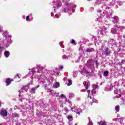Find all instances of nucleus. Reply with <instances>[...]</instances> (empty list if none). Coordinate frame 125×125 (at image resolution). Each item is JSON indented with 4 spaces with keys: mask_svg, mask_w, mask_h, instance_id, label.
<instances>
[{
    "mask_svg": "<svg viewBox=\"0 0 125 125\" xmlns=\"http://www.w3.org/2000/svg\"><path fill=\"white\" fill-rule=\"evenodd\" d=\"M124 62H125V60H122V63H124Z\"/></svg>",
    "mask_w": 125,
    "mask_h": 125,
    "instance_id": "52",
    "label": "nucleus"
},
{
    "mask_svg": "<svg viewBox=\"0 0 125 125\" xmlns=\"http://www.w3.org/2000/svg\"><path fill=\"white\" fill-rule=\"evenodd\" d=\"M80 72L81 74H82V75H83V71H80Z\"/></svg>",
    "mask_w": 125,
    "mask_h": 125,
    "instance_id": "45",
    "label": "nucleus"
},
{
    "mask_svg": "<svg viewBox=\"0 0 125 125\" xmlns=\"http://www.w3.org/2000/svg\"><path fill=\"white\" fill-rule=\"evenodd\" d=\"M114 93L115 94H118L119 93V90L117 89L114 90Z\"/></svg>",
    "mask_w": 125,
    "mask_h": 125,
    "instance_id": "34",
    "label": "nucleus"
},
{
    "mask_svg": "<svg viewBox=\"0 0 125 125\" xmlns=\"http://www.w3.org/2000/svg\"><path fill=\"white\" fill-rule=\"evenodd\" d=\"M80 67L81 68V67H83V65H80Z\"/></svg>",
    "mask_w": 125,
    "mask_h": 125,
    "instance_id": "61",
    "label": "nucleus"
},
{
    "mask_svg": "<svg viewBox=\"0 0 125 125\" xmlns=\"http://www.w3.org/2000/svg\"><path fill=\"white\" fill-rule=\"evenodd\" d=\"M106 14V12H102V11H98L97 15L99 18H103Z\"/></svg>",
    "mask_w": 125,
    "mask_h": 125,
    "instance_id": "4",
    "label": "nucleus"
},
{
    "mask_svg": "<svg viewBox=\"0 0 125 125\" xmlns=\"http://www.w3.org/2000/svg\"><path fill=\"white\" fill-rule=\"evenodd\" d=\"M8 46H9V44L6 45V47H8Z\"/></svg>",
    "mask_w": 125,
    "mask_h": 125,
    "instance_id": "55",
    "label": "nucleus"
},
{
    "mask_svg": "<svg viewBox=\"0 0 125 125\" xmlns=\"http://www.w3.org/2000/svg\"><path fill=\"white\" fill-rule=\"evenodd\" d=\"M93 104V103H91V105H92Z\"/></svg>",
    "mask_w": 125,
    "mask_h": 125,
    "instance_id": "60",
    "label": "nucleus"
},
{
    "mask_svg": "<svg viewBox=\"0 0 125 125\" xmlns=\"http://www.w3.org/2000/svg\"><path fill=\"white\" fill-rule=\"evenodd\" d=\"M1 105V102L0 101V106Z\"/></svg>",
    "mask_w": 125,
    "mask_h": 125,
    "instance_id": "56",
    "label": "nucleus"
},
{
    "mask_svg": "<svg viewBox=\"0 0 125 125\" xmlns=\"http://www.w3.org/2000/svg\"><path fill=\"white\" fill-rule=\"evenodd\" d=\"M108 0H97V1L96 2V3L97 4H100L104 1H108Z\"/></svg>",
    "mask_w": 125,
    "mask_h": 125,
    "instance_id": "13",
    "label": "nucleus"
},
{
    "mask_svg": "<svg viewBox=\"0 0 125 125\" xmlns=\"http://www.w3.org/2000/svg\"><path fill=\"white\" fill-rule=\"evenodd\" d=\"M99 125H107V124L105 122L101 121L100 123H99Z\"/></svg>",
    "mask_w": 125,
    "mask_h": 125,
    "instance_id": "21",
    "label": "nucleus"
},
{
    "mask_svg": "<svg viewBox=\"0 0 125 125\" xmlns=\"http://www.w3.org/2000/svg\"><path fill=\"white\" fill-rule=\"evenodd\" d=\"M63 65H61L60 67L59 68L58 70H62V69H63Z\"/></svg>",
    "mask_w": 125,
    "mask_h": 125,
    "instance_id": "39",
    "label": "nucleus"
},
{
    "mask_svg": "<svg viewBox=\"0 0 125 125\" xmlns=\"http://www.w3.org/2000/svg\"><path fill=\"white\" fill-rule=\"evenodd\" d=\"M46 87H47V84H44V88H45Z\"/></svg>",
    "mask_w": 125,
    "mask_h": 125,
    "instance_id": "46",
    "label": "nucleus"
},
{
    "mask_svg": "<svg viewBox=\"0 0 125 125\" xmlns=\"http://www.w3.org/2000/svg\"><path fill=\"white\" fill-rule=\"evenodd\" d=\"M28 89H29V86L28 85L23 86L21 88V89L19 91V93H21V92H25V91L27 92V91H28Z\"/></svg>",
    "mask_w": 125,
    "mask_h": 125,
    "instance_id": "5",
    "label": "nucleus"
},
{
    "mask_svg": "<svg viewBox=\"0 0 125 125\" xmlns=\"http://www.w3.org/2000/svg\"><path fill=\"white\" fill-rule=\"evenodd\" d=\"M75 125H77V124H75Z\"/></svg>",
    "mask_w": 125,
    "mask_h": 125,
    "instance_id": "64",
    "label": "nucleus"
},
{
    "mask_svg": "<svg viewBox=\"0 0 125 125\" xmlns=\"http://www.w3.org/2000/svg\"><path fill=\"white\" fill-rule=\"evenodd\" d=\"M92 87H93V89H96V88H97V87H98V85H96V84H93Z\"/></svg>",
    "mask_w": 125,
    "mask_h": 125,
    "instance_id": "26",
    "label": "nucleus"
},
{
    "mask_svg": "<svg viewBox=\"0 0 125 125\" xmlns=\"http://www.w3.org/2000/svg\"><path fill=\"white\" fill-rule=\"evenodd\" d=\"M68 104H69V106L70 107V108H71V109H72V103H71V102H70V101H67Z\"/></svg>",
    "mask_w": 125,
    "mask_h": 125,
    "instance_id": "29",
    "label": "nucleus"
},
{
    "mask_svg": "<svg viewBox=\"0 0 125 125\" xmlns=\"http://www.w3.org/2000/svg\"><path fill=\"white\" fill-rule=\"evenodd\" d=\"M68 120H71L72 119V116H68L67 117Z\"/></svg>",
    "mask_w": 125,
    "mask_h": 125,
    "instance_id": "40",
    "label": "nucleus"
},
{
    "mask_svg": "<svg viewBox=\"0 0 125 125\" xmlns=\"http://www.w3.org/2000/svg\"><path fill=\"white\" fill-rule=\"evenodd\" d=\"M81 91H82V92H83L85 91V90L83 89V90H81Z\"/></svg>",
    "mask_w": 125,
    "mask_h": 125,
    "instance_id": "51",
    "label": "nucleus"
},
{
    "mask_svg": "<svg viewBox=\"0 0 125 125\" xmlns=\"http://www.w3.org/2000/svg\"><path fill=\"white\" fill-rule=\"evenodd\" d=\"M68 83H67L68 86H70L72 84V80L70 79H68Z\"/></svg>",
    "mask_w": 125,
    "mask_h": 125,
    "instance_id": "24",
    "label": "nucleus"
},
{
    "mask_svg": "<svg viewBox=\"0 0 125 125\" xmlns=\"http://www.w3.org/2000/svg\"><path fill=\"white\" fill-rule=\"evenodd\" d=\"M61 96V97H65V96L64 95V94H62Z\"/></svg>",
    "mask_w": 125,
    "mask_h": 125,
    "instance_id": "48",
    "label": "nucleus"
},
{
    "mask_svg": "<svg viewBox=\"0 0 125 125\" xmlns=\"http://www.w3.org/2000/svg\"><path fill=\"white\" fill-rule=\"evenodd\" d=\"M60 86V85H59V83L58 82L55 83L53 86L54 88H58V87H59Z\"/></svg>",
    "mask_w": 125,
    "mask_h": 125,
    "instance_id": "17",
    "label": "nucleus"
},
{
    "mask_svg": "<svg viewBox=\"0 0 125 125\" xmlns=\"http://www.w3.org/2000/svg\"><path fill=\"white\" fill-rule=\"evenodd\" d=\"M110 17H111V16H109V15L106 16V18H107L108 19H109V18H110Z\"/></svg>",
    "mask_w": 125,
    "mask_h": 125,
    "instance_id": "43",
    "label": "nucleus"
},
{
    "mask_svg": "<svg viewBox=\"0 0 125 125\" xmlns=\"http://www.w3.org/2000/svg\"><path fill=\"white\" fill-rule=\"evenodd\" d=\"M29 16H27L26 18V21H29Z\"/></svg>",
    "mask_w": 125,
    "mask_h": 125,
    "instance_id": "41",
    "label": "nucleus"
},
{
    "mask_svg": "<svg viewBox=\"0 0 125 125\" xmlns=\"http://www.w3.org/2000/svg\"><path fill=\"white\" fill-rule=\"evenodd\" d=\"M71 110L72 112H82V109L81 108H78L77 106H73V107H71Z\"/></svg>",
    "mask_w": 125,
    "mask_h": 125,
    "instance_id": "8",
    "label": "nucleus"
},
{
    "mask_svg": "<svg viewBox=\"0 0 125 125\" xmlns=\"http://www.w3.org/2000/svg\"><path fill=\"white\" fill-rule=\"evenodd\" d=\"M62 57L63 59H68V57L65 55H63Z\"/></svg>",
    "mask_w": 125,
    "mask_h": 125,
    "instance_id": "33",
    "label": "nucleus"
},
{
    "mask_svg": "<svg viewBox=\"0 0 125 125\" xmlns=\"http://www.w3.org/2000/svg\"><path fill=\"white\" fill-rule=\"evenodd\" d=\"M80 112H82V111H77V112H76V113H77V114H78V115H80V114H81Z\"/></svg>",
    "mask_w": 125,
    "mask_h": 125,
    "instance_id": "42",
    "label": "nucleus"
},
{
    "mask_svg": "<svg viewBox=\"0 0 125 125\" xmlns=\"http://www.w3.org/2000/svg\"><path fill=\"white\" fill-rule=\"evenodd\" d=\"M21 96V94H20H20L19 95V97H20Z\"/></svg>",
    "mask_w": 125,
    "mask_h": 125,
    "instance_id": "54",
    "label": "nucleus"
},
{
    "mask_svg": "<svg viewBox=\"0 0 125 125\" xmlns=\"http://www.w3.org/2000/svg\"><path fill=\"white\" fill-rule=\"evenodd\" d=\"M95 63H96V66L97 68V67H98V62L97 61H96Z\"/></svg>",
    "mask_w": 125,
    "mask_h": 125,
    "instance_id": "38",
    "label": "nucleus"
},
{
    "mask_svg": "<svg viewBox=\"0 0 125 125\" xmlns=\"http://www.w3.org/2000/svg\"><path fill=\"white\" fill-rule=\"evenodd\" d=\"M71 43H72V44H74V45H76V42L75 41V40L72 39L71 40Z\"/></svg>",
    "mask_w": 125,
    "mask_h": 125,
    "instance_id": "31",
    "label": "nucleus"
},
{
    "mask_svg": "<svg viewBox=\"0 0 125 125\" xmlns=\"http://www.w3.org/2000/svg\"><path fill=\"white\" fill-rule=\"evenodd\" d=\"M4 55L6 58H7L8 57H9V55H10V53H9V51H5L4 52Z\"/></svg>",
    "mask_w": 125,
    "mask_h": 125,
    "instance_id": "15",
    "label": "nucleus"
},
{
    "mask_svg": "<svg viewBox=\"0 0 125 125\" xmlns=\"http://www.w3.org/2000/svg\"><path fill=\"white\" fill-rule=\"evenodd\" d=\"M92 64V60L90 59L87 61V63L85 64L86 66H91Z\"/></svg>",
    "mask_w": 125,
    "mask_h": 125,
    "instance_id": "14",
    "label": "nucleus"
},
{
    "mask_svg": "<svg viewBox=\"0 0 125 125\" xmlns=\"http://www.w3.org/2000/svg\"><path fill=\"white\" fill-rule=\"evenodd\" d=\"M108 74H109V71H105L104 72V76L106 77V76H108Z\"/></svg>",
    "mask_w": 125,
    "mask_h": 125,
    "instance_id": "25",
    "label": "nucleus"
},
{
    "mask_svg": "<svg viewBox=\"0 0 125 125\" xmlns=\"http://www.w3.org/2000/svg\"><path fill=\"white\" fill-rule=\"evenodd\" d=\"M85 74H89V72H88V71H85Z\"/></svg>",
    "mask_w": 125,
    "mask_h": 125,
    "instance_id": "49",
    "label": "nucleus"
},
{
    "mask_svg": "<svg viewBox=\"0 0 125 125\" xmlns=\"http://www.w3.org/2000/svg\"><path fill=\"white\" fill-rule=\"evenodd\" d=\"M90 99H92L91 96L89 97Z\"/></svg>",
    "mask_w": 125,
    "mask_h": 125,
    "instance_id": "58",
    "label": "nucleus"
},
{
    "mask_svg": "<svg viewBox=\"0 0 125 125\" xmlns=\"http://www.w3.org/2000/svg\"><path fill=\"white\" fill-rule=\"evenodd\" d=\"M12 117H13V118H18L19 116L17 113H13L12 114Z\"/></svg>",
    "mask_w": 125,
    "mask_h": 125,
    "instance_id": "23",
    "label": "nucleus"
},
{
    "mask_svg": "<svg viewBox=\"0 0 125 125\" xmlns=\"http://www.w3.org/2000/svg\"><path fill=\"white\" fill-rule=\"evenodd\" d=\"M93 102H95V100H93Z\"/></svg>",
    "mask_w": 125,
    "mask_h": 125,
    "instance_id": "59",
    "label": "nucleus"
},
{
    "mask_svg": "<svg viewBox=\"0 0 125 125\" xmlns=\"http://www.w3.org/2000/svg\"><path fill=\"white\" fill-rule=\"evenodd\" d=\"M16 76H17V77H18V78L19 79H20V76H19V74H17L16 75Z\"/></svg>",
    "mask_w": 125,
    "mask_h": 125,
    "instance_id": "44",
    "label": "nucleus"
},
{
    "mask_svg": "<svg viewBox=\"0 0 125 125\" xmlns=\"http://www.w3.org/2000/svg\"><path fill=\"white\" fill-rule=\"evenodd\" d=\"M111 32L112 34H113V35L118 34V33H117V29H116V28H112L111 29Z\"/></svg>",
    "mask_w": 125,
    "mask_h": 125,
    "instance_id": "16",
    "label": "nucleus"
},
{
    "mask_svg": "<svg viewBox=\"0 0 125 125\" xmlns=\"http://www.w3.org/2000/svg\"><path fill=\"white\" fill-rule=\"evenodd\" d=\"M91 92L92 94H95V93H96V91H95V89H93L91 91Z\"/></svg>",
    "mask_w": 125,
    "mask_h": 125,
    "instance_id": "32",
    "label": "nucleus"
},
{
    "mask_svg": "<svg viewBox=\"0 0 125 125\" xmlns=\"http://www.w3.org/2000/svg\"><path fill=\"white\" fill-rule=\"evenodd\" d=\"M115 110L116 111L119 112V110H120V106H119L118 105H117L115 106Z\"/></svg>",
    "mask_w": 125,
    "mask_h": 125,
    "instance_id": "28",
    "label": "nucleus"
},
{
    "mask_svg": "<svg viewBox=\"0 0 125 125\" xmlns=\"http://www.w3.org/2000/svg\"><path fill=\"white\" fill-rule=\"evenodd\" d=\"M0 125H2V124H0Z\"/></svg>",
    "mask_w": 125,
    "mask_h": 125,
    "instance_id": "63",
    "label": "nucleus"
},
{
    "mask_svg": "<svg viewBox=\"0 0 125 125\" xmlns=\"http://www.w3.org/2000/svg\"><path fill=\"white\" fill-rule=\"evenodd\" d=\"M7 39V42L8 43H10V42H12V41H11V35H10L9 36H8L7 38H6Z\"/></svg>",
    "mask_w": 125,
    "mask_h": 125,
    "instance_id": "18",
    "label": "nucleus"
},
{
    "mask_svg": "<svg viewBox=\"0 0 125 125\" xmlns=\"http://www.w3.org/2000/svg\"><path fill=\"white\" fill-rule=\"evenodd\" d=\"M117 4L119 6L123 5V4H124V2L122 1H118Z\"/></svg>",
    "mask_w": 125,
    "mask_h": 125,
    "instance_id": "22",
    "label": "nucleus"
},
{
    "mask_svg": "<svg viewBox=\"0 0 125 125\" xmlns=\"http://www.w3.org/2000/svg\"><path fill=\"white\" fill-rule=\"evenodd\" d=\"M60 45H62V42H60V43H59Z\"/></svg>",
    "mask_w": 125,
    "mask_h": 125,
    "instance_id": "50",
    "label": "nucleus"
},
{
    "mask_svg": "<svg viewBox=\"0 0 125 125\" xmlns=\"http://www.w3.org/2000/svg\"><path fill=\"white\" fill-rule=\"evenodd\" d=\"M88 0V1H90V0Z\"/></svg>",
    "mask_w": 125,
    "mask_h": 125,
    "instance_id": "62",
    "label": "nucleus"
},
{
    "mask_svg": "<svg viewBox=\"0 0 125 125\" xmlns=\"http://www.w3.org/2000/svg\"><path fill=\"white\" fill-rule=\"evenodd\" d=\"M47 92H51V93H52V92H53V90L47 89Z\"/></svg>",
    "mask_w": 125,
    "mask_h": 125,
    "instance_id": "36",
    "label": "nucleus"
},
{
    "mask_svg": "<svg viewBox=\"0 0 125 125\" xmlns=\"http://www.w3.org/2000/svg\"><path fill=\"white\" fill-rule=\"evenodd\" d=\"M125 27L124 26L117 27V30L120 32H123V30H125Z\"/></svg>",
    "mask_w": 125,
    "mask_h": 125,
    "instance_id": "19",
    "label": "nucleus"
},
{
    "mask_svg": "<svg viewBox=\"0 0 125 125\" xmlns=\"http://www.w3.org/2000/svg\"><path fill=\"white\" fill-rule=\"evenodd\" d=\"M88 119H89V122H90V118L88 117Z\"/></svg>",
    "mask_w": 125,
    "mask_h": 125,
    "instance_id": "57",
    "label": "nucleus"
},
{
    "mask_svg": "<svg viewBox=\"0 0 125 125\" xmlns=\"http://www.w3.org/2000/svg\"><path fill=\"white\" fill-rule=\"evenodd\" d=\"M20 101H21V102H22V99H21L20 100Z\"/></svg>",
    "mask_w": 125,
    "mask_h": 125,
    "instance_id": "53",
    "label": "nucleus"
},
{
    "mask_svg": "<svg viewBox=\"0 0 125 125\" xmlns=\"http://www.w3.org/2000/svg\"><path fill=\"white\" fill-rule=\"evenodd\" d=\"M35 70H32V73L34 75L36 73V71L37 70V73H42V70H43V67L42 66H39L38 67H35Z\"/></svg>",
    "mask_w": 125,
    "mask_h": 125,
    "instance_id": "3",
    "label": "nucleus"
},
{
    "mask_svg": "<svg viewBox=\"0 0 125 125\" xmlns=\"http://www.w3.org/2000/svg\"><path fill=\"white\" fill-rule=\"evenodd\" d=\"M112 21L113 22V23H114V24H116L118 23V22H119L120 20L119 19V17H118V16H115L113 18H112Z\"/></svg>",
    "mask_w": 125,
    "mask_h": 125,
    "instance_id": "7",
    "label": "nucleus"
},
{
    "mask_svg": "<svg viewBox=\"0 0 125 125\" xmlns=\"http://www.w3.org/2000/svg\"><path fill=\"white\" fill-rule=\"evenodd\" d=\"M56 18L58 19V18H59V17H60V16H61V15L60 14H57L55 15Z\"/></svg>",
    "mask_w": 125,
    "mask_h": 125,
    "instance_id": "30",
    "label": "nucleus"
},
{
    "mask_svg": "<svg viewBox=\"0 0 125 125\" xmlns=\"http://www.w3.org/2000/svg\"><path fill=\"white\" fill-rule=\"evenodd\" d=\"M87 125H93V123L92 122H91V121H89V122L87 124Z\"/></svg>",
    "mask_w": 125,
    "mask_h": 125,
    "instance_id": "37",
    "label": "nucleus"
},
{
    "mask_svg": "<svg viewBox=\"0 0 125 125\" xmlns=\"http://www.w3.org/2000/svg\"><path fill=\"white\" fill-rule=\"evenodd\" d=\"M90 83V82H89V81L84 82L83 83V84L84 85L86 89H87V88L89 87Z\"/></svg>",
    "mask_w": 125,
    "mask_h": 125,
    "instance_id": "10",
    "label": "nucleus"
},
{
    "mask_svg": "<svg viewBox=\"0 0 125 125\" xmlns=\"http://www.w3.org/2000/svg\"><path fill=\"white\" fill-rule=\"evenodd\" d=\"M92 51H94V49L91 48H87L86 49V52H92Z\"/></svg>",
    "mask_w": 125,
    "mask_h": 125,
    "instance_id": "20",
    "label": "nucleus"
},
{
    "mask_svg": "<svg viewBox=\"0 0 125 125\" xmlns=\"http://www.w3.org/2000/svg\"><path fill=\"white\" fill-rule=\"evenodd\" d=\"M73 75L74 78H77V73H76V72H74L73 73Z\"/></svg>",
    "mask_w": 125,
    "mask_h": 125,
    "instance_id": "35",
    "label": "nucleus"
},
{
    "mask_svg": "<svg viewBox=\"0 0 125 125\" xmlns=\"http://www.w3.org/2000/svg\"><path fill=\"white\" fill-rule=\"evenodd\" d=\"M13 79H10V78H8L6 80L5 83H6V85L7 86V85H9L10 83H11V82H13Z\"/></svg>",
    "mask_w": 125,
    "mask_h": 125,
    "instance_id": "11",
    "label": "nucleus"
},
{
    "mask_svg": "<svg viewBox=\"0 0 125 125\" xmlns=\"http://www.w3.org/2000/svg\"><path fill=\"white\" fill-rule=\"evenodd\" d=\"M54 11L56 10V9H58L59 7H61L62 5V3H61V1L58 0L56 2H54Z\"/></svg>",
    "mask_w": 125,
    "mask_h": 125,
    "instance_id": "2",
    "label": "nucleus"
},
{
    "mask_svg": "<svg viewBox=\"0 0 125 125\" xmlns=\"http://www.w3.org/2000/svg\"><path fill=\"white\" fill-rule=\"evenodd\" d=\"M87 91L88 92V95H89V93H90V90H88Z\"/></svg>",
    "mask_w": 125,
    "mask_h": 125,
    "instance_id": "47",
    "label": "nucleus"
},
{
    "mask_svg": "<svg viewBox=\"0 0 125 125\" xmlns=\"http://www.w3.org/2000/svg\"><path fill=\"white\" fill-rule=\"evenodd\" d=\"M74 93H70L69 94V98H72L74 97Z\"/></svg>",
    "mask_w": 125,
    "mask_h": 125,
    "instance_id": "27",
    "label": "nucleus"
},
{
    "mask_svg": "<svg viewBox=\"0 0 125 125\" xmlns=\"http://www.w3.org/2000/svg\"><path fill=\"white\" fill-rule=\"evenodd\" d=\"M0 115L3 116V117H5L7 116V111L5 109H2L0 111Z\"/></svg>",
    "mask_w": 125,
    "mask_h": 125,
    "instance_id": "9",
    "label": "nucleus"
},
{
    "mask_svg": "<svg viewBox=\"0 0 125 125\" xmlns=\"http://www.w3.org/2000/svg\"><path fill=\"white\" fill-rule=\"evenodd\" d=\"M110 53V50H109V49L107 47L105 48L104 50L102 52L103 55H105L106 56H108Z\"/></svg>",
    "mask_w": 125,
    "mask_h": 125,
    "instance_id": "6",
    "label": "nucleus"
},
{
    "mask_svg": "<svg viewBox=\"0 0 125 125\" xmlns=\"http://www.w3.org/2000/svg\"><path fill=\"white\" fill-rule=\"evenodd\" d=\"M38 87H40V85H38L31 88V89L30 90L31 93H35V91H36V90H37V88H38Z\"/></svg>",
    "mask_w": 125,
    "mask_h": 125,
    "instance_id": "12",
    "label": "nucleus"
},
{
    "mask_svg": "<svg viewBox=\"0 0 125 125\" xmlns=\"http://www.w3.org/2000/svg\"><path fill=\"white\" fill-rule=\"evenodd\" d=\"M69 0H63L64 4L61 9V12H62V13H66V12H68L69 15H70V13L72 12V8H75L76 5H75V4H70L68 2Z\"/></svg>",
    "mask_w": 125,
    "mask_h": 125,
    "instance_id": "1",
    "label": "nucleus"
}]
</instances>
